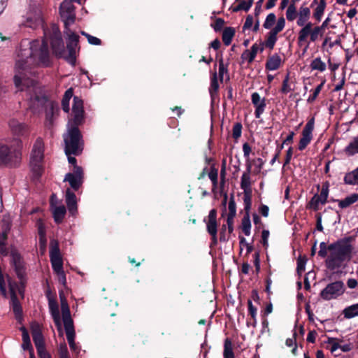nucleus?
Returning <instances> with one entry per match:
<instances>
[{
	"mask_svg": "<svg viewBox=\"0 0 358 358\" xmlns=\"http://www.w3.org/2000/svg\"><path fill=\"white\" fill-rule=\"evenodd\" d=\"M50 64L48 43L45 40L23 39L17 50L15 87L21 91L35 90V82L27 76L29 69L34 66L47 67Z\"/></svg>",
	"mask_w": 358,
	"mask_h": 358,
	"instance_id": "nucleus-1",
	"label": "nucleus"
},
{
	"mask_svg": "<svg viewBox=\"0 0 358 358\" xmlns=\"http://www.w3.org/2000/svg\"><path fill=\"white\" fill-rule=\"evenodd\" d=\"M352 236L341 238L337 241L327 245L324 242L320 245L318 255L326 257L325 265L330 271H335L345 266L352 257L354 246Z\"/></svg>",
	"mask_w": 358,
	"mask_h": 358,
	"instance_id": "nucleus-2",
	"label": "nucleus"
},
{
	"mask_svg": "<svg viewBox=\"0 0 358 358\" xmlns=\"http://www.w3.org/2000/svg\"><path fill=\"white\" fill-rule=\"evenodd\" d=\"M64 141L66 155H78L82 152L83 144L78 126L73 124H68V131L64 135Z\"/></svg>",
	"mask_w": 358,
	"mask_h": 358,
	"instance_id": "nucleus-3",
	"label": "nucleus"
},
{
	"mask_svg": "<svg viewBox=\"0 0 358 358\" xmlns=\"http://www.w3.org/2000/svg\"><path fill=\"white\" fill-rule=\"evenodd\" d=\"M8 127L13 136L14 145L17 148L21 149L23 141L27 140L30 136L31 127L25 122L12 118L8 122Z\"/></svg>",
	"mask_w": 358,
	"mask_h": 358,
	"instance_id": "nucleus-4",
	"label": "nucleus"
},
{
	"mask_svg": "<svg viewBox=\"0 0 358 358\" xmlns=\"http://www.w3.org/2000/svg\"><path fill=\"white\" fill-rule=\"evenodd\" d=\"M43 142L41 138L36 140L30 157V168L34 179H38L43 171Z\"/></svg>",
	"mask_w": 358,
	"mask_h": 358,
	"instance_id": "nucleus-5",
	"label": "nucleus"
},
{
	"mask_svg": "<svg viewBox=\"0 0 358 358\" xmlns=\"http://www.w3.org/2000/svg\"><path fill=\"white\" fill-rule=\"evenodd\" d=\"M8 287L10 294V308L12 309L15 315V320L17 321V322L21 324L23 320V313L21 303L17 297V294L21 296L22 299H23L24 289L20 287L17 282L10 280L8 282Z\"/></svg>",
	"mask_w": 358,
	"mask_h": 358,
	"instance_id": "nucleus-6",
	"label": "nucleus"
},
{
	"mask_svg": "<svg viewBox=\"0 0 358 358\" xmlns=\"http://www.w3.org/2000/svg\"><path fill=\"white\" fill-rule=\"evenodd\" d=\"M64 33L66 36V48L68 53L66 54L65 51V57H63V58H64L68 63L74 66L76 62V53L79 50V36L69 27L64 29Z\"/></svg>",
	"mask_w": 358,
	"mask_h": 358,
	"instance_id": "nucleus-7",
	"label": "nucleus"
},
{
	"mask_svg": "<svg viewBox=\"0 0 358 358\" xmlns=\"http://www.w3.org/2000/svg\"><path fill=\"white\" fill-rule=\"evenodd\" d=\"M42 10L39 5L31 4L23 17L22 25L36 29L43 23Z\"/></svg>",
	"mask_w": 358,
	"mask_h": 358,
	"instance_id": "nucleus-8",
	"label": "nucleus"
},
{
	"mask_svg": "<svg viewBox=\"0 0 358 358\" xmlns=\"http://www.w3.org/2000/svg\"><path fill=\"white\" fill-rule=\"evenodd\" d=\"M20 149L10 150L8 146L0 144V165L15 166L20 163Z\"/></svg>",
	"mask_w": 358,
	"mask_h": 358,
	"instance_id": "nucleus-9",
	"label": "nucleus"
},
{
	"mask_svg": "<svg viewBox=\"0 0 358 358\" xmlns=\"http://www.w3.org/2000/svg\"><path fill=\"white\" fill-rule=\"evenodd\" d=\"M345 291L343 282L337 280L328 284L320 292V297L325 301L336 299L342 296Z\"/></svg>",
	"mask_w": 358,
	"mask_h": 358,
	"instance_id": "nucleus-10",
	"label": "nucleus"
},
{
	"mask_svg": "<svg viewBox=\"0 0 358 358\" xmlns=\"http://www.w3.org/2000/svg\"><path fill=\"white\" fill-rule=\"evenodd\" d=\"M10 255V264L21 283H24L26 280L27 268L23 257L15 249L11 250Z\"/></svg>",
	"mask_w": 358,
	"mask_h": 358,
	"instance_id": "nucleus-11",
	"label": "nucleus"
},
{
	"mask_svg": "<svg viewBox=\"0 0 358 358\" xmlns=\"http://www.w3.org/2000/svg\"><path fill=\"white\" fill-rule=\"evenodd\" d=\"M60 15L64 27H69L75 22L76 13L73 0H64L60 5Z\"/></svg>",
	"mask_w": 358,
	"mask_h": 358,
	"instance_id": "nucleus-12",
	"label": "nucleus"
},
{
	"mask_svg": "<svg viewBox=\"0 0 358 358\" xmlns=\"http://www.w3.org/2000/svg\"><path fill=\"white\" fill-rule=\"evenodd\" d=\"M300 27L301 29L299 30L298 34L299 43L306 42L308 37H310V41L311 42H315L320 37H321L320 34V29L316 28V27H313L312 22Z\"/></svg>",
	"mask_w": 358,
	"mask_h": 358,
	"instance_id": "nucleus-13",
	"label": "nucleus"
},
{
	"mask_svg": "<svg viewBox=\"0 0 358 358\" xmlns=\"http://www.w3.org/2000/svg\"><path fill=\"white\" fill-rule=\"evenodd\" d=\"M50 259L53 271L56 273L63 271V261L57 241L53 239L50 243Z\"/></svg>",
	"mask_w": 358,
	"mask_h": 358,
	"instance_id": "nucleus-14",
	"label": "nucleus"
},
{
	"mask_svg": "<svg viewBox=\"0 0 358 358\" xmlns=\"http://www.w3.org/2000/svg\"><path fill=\"white\" fill-rule=\"evenodd\" d=\"M50 43L53 53L57 57L63 58L65 57V48L62 38L61 32L58 27H52V34L50 36Z\"/></svg>",
	"mask_w": 358,
	"mask_h": 358,
	"instance_id": "nucleus-15",
	"label": "nucleus"
},
{
	"mask_svg": "<svg viewBox=\"0 0 358 358\" xmlns=\"http://www.w3.org/2000/svg\"><path fill=\"white\" fill-rule=\"evenodd\" d=\"M64 182H69L71 187L77 191L83 182V171L80 166H75L73 173L65 175Z\"/></svg>",
	"mask_w": 358,
	"mask_h": 358,
	"instance_id": "nucleus-16",
	"label": "nucleus"
},
{
	"mask_svg": "<svg viewBox=\"0 0 358 358\" xmlns=\"http://www.w3.org/2000/svg\"><path fill=\"white\" fill-rule=\"evenodd\" d=\"M285 26V20L283 17H279L276 25L268 33L264 45L270 50L273 49L274 45L278 40L277 35L282 31Z\"/></svg>",
	"mask_w": 358,
	"mask_h": 358,
	"instance_id": "nucleus-17",
	"label": "nucleus"
},
{
	"mask_svg": "<svg viewBox=\"0 0 358 358\" xmlns=\"http://www.w3.org/2000/svg\"><path fill=\"white\" fill-rule=\"evenodd\" d=\"M73 119L69 122L70 124H76L79 126L81 124L84 120V110H83V102L82 99L78 96H74L73 104L72 107Z\"/></svg>",
	"mask_w": 358,
	"mask_h": 358,
	"instance_id": "nucleus-18",
	"label": "nucleus"
},
{
	"mask_svg": "<svg viewBox=\"0 0 358 358\" xmlns=\"http://www.w3.org/2000/svg\"><path fill=\"white\" fill-rule=\"evenodd\" d=\"M315 126V119L312 117L306 124L301 134V138L299 143V150H303L310 143L313 138V131Z\"/></svg>",
	"mask_w": 358,
	"mask_h": 358,
	"instance_id": "nucleus-19",
	"label": "nucleus"
},
{
	"mask_svg": "<svg viewBox=\"0 0 358 358\" xmlns=\"http://www.w3.org/2000/svg\"><path fill=\"white\" fill-rule=\"evenodd\" d=\"M206 229L211 236L212 243L216 245L217 243V212L215 209H212L209 212L206 222Z\"/></svg>",
	"mask_w": 358,
	"mask_h": 358,
	"instance_id": "nucleus-20",
	"label": "nucleus"
},
{
	"mask_svg": "<svg viewBox=\"0 0 358 358\" xmlns=\"http://www.w3.org/2000/svg\"><path fill=\"white\" fill-rule=\"evenodd\" d=\"M47 99L41 95L31 96L29 100V109L34 114H39L47 106Z\"/></svg>",
	"mask_w": 358,
	"mask_h": 358,
	"instance_id": "nucleus-21",
	"label": "nucleus"
},
{
	"mask_svg": "<svg viewBox=\"0 0 358 358\" xmlns=\"http://www.w3.org/2000/svg\"><path fill=\"white\" fill-rule=\"evenodd\" d=\"M252 103L255 107V115L256 118H259L266 108V99L262 98L259 93L253 92L251 95Z\"/></svg>",
	"mask_w": 358,
	"mask_h": 358,
	"instance_id": "nucleus-22",
	"label": "nucleus"
},
{
	"mask_svg": "<svg viewBox=\"0 0 358 358\" xmlns=\"http://www.w3.org/2000/svg\"><path fill=\"white\" fill-rule=\"evenodd\" d=\"M31 335L36 350L45 348L44 338L41 332L40 326L38 324H34L31 327Z\"/></svg>",
	"mask_w": 358,
	"mask_h": 358,
	"instance_id": "nucleus-23",
	"label": "nucleus"
},
{
	"mask_svg": "<svg viewBox=\"0 0 358 358\" xmlns=\"http://www.w3.org/2000/svg\"><path fill=\"white\" fill-rule=\"evenodd\" d=\"M65 199L69 213L74 216L78 212L77 199L70 188L66 190Z\"/></svg>",
	"mask_w": 358,
	"mask_h": 358,
	"instance_id": "nucleus-24",
	"label": "nucleus"
},
{
	"mask_svg": "<svg viewBox=\"0 0 358 358\" xmlns=\"http://www.w3.org/2000/svg\"><path fill=\"white\" fill-rule=\"evenodd\" d=\"M310 15L311 12L310 8L304 5L301 6L298 10L296 24L299 27L310 23L311 22L309 21Z\"/></svg>",
	"mask_w": 358,
	"mask_h": 358,
	"instance_id": "nucleus-25",
	"label": "nucleus"
},
{
	"mask_svg": "<svg viewBox=\"0 0 358 358\" xmlns=\"http://www.w3.org/2000/svg\"><path fill=\"white\" fill-rule=\"evenodd\" d=\"M252 169V164H247V170L245 171L241 178V188L244 191V193H251V178L250 173Z\"/></svg>",
	"mask_w": 358,
	"mask_h": 358,
	"instance_id": "nucleus-26",
	"label": "nucleus"
},
{
	"mask_svg": "<svg viewBox=\"0 0 358 358\" xmlns=\"http://www.w3.org/2000/svg\"><path fill=\"white\" fill-rule=\"evenodd\" d=\"M264 48L261 44L255 43L252 45L250 50H245L241 55L243 59L247 60L251 63L255 58L259 51H263Z\"/></svg>",
	"mask_w": 358,
	"mask_h": 358,
	"instance_id": "nucleus-27",
	"label": "nucleus"
},
{
	"mask_svg": "<svg viewBox=\"0 0 358 358\" xmlns=\"http://www.w3.org/2000/svg\"><path fill=\"white\" fill-rule=\"evenodd\" d=\"M228 208H229V213L227 215V222L229 226V232H231L233 231V227H232L233 220L236 214V203L234 201V197L233 195L231 196V198L229 199Z\"/></svg>",
	"mask_w": 358,
	"mask_h": 358,
	"instance_id": "nucleus-28",
	"label": "nucleus"
},
{
	"mask_svg": "<svg viewBox=\"0 0 358 358\" xmlns=\"http://www.w3.org/2000/svg\"><path fill=\"white\" fill-rule=\"evenodd\" d=\"M48 306L50 309V313L54 320L55 323L59 327L61 326L60 323V314L59 310V307L57 301L52 299H49L48 300Z\"/></svg>",
	"mask_w": 358,
	"mask_h": 358,
	"instance_id": "nucleus-29",
	"label": "nucleus"
},
{
	"mask_svg": "<svg viewBox=\"0 0 358 358\" xmlns=\"http://www.w3.org/2000/svg\"><path fill=\"white\" fill-rule=\"evenodd\" d=\"M342 315L343 317L347 320L358 317V302L346 306L342 310Z\"/></svg>",
	"mask_w": 358,
	"mask_h": 358,
	"instance_id": "nucleus-30",
	"label": "nucleus"
},
{
	"mask_svg": "<svg viewBox=\"0 0 358 358\" xmlns=\"http://www.w3.org/2000/svg\"><path fill=\"white\" fill-rule=\"evenodd\" d=\"M281 62V57L278 54H274L268 57L266 63V69L268 71H275L280 67Z\"/></svg>",
	"mask_w": 358,
	"mask_h": 358,
	"instance_id": "nucleus-31",
	"label": "nucleus"
},
{
	"mask_svg": "<svg viewBox=\"0 0 358 358\" xmlns=\"http://www.w3.org/2000/svg\"><path fill=\"white\" fill-rule=\"evenodd\" d=\"M51 208L55 222L57 223L62 222L66 212L65 206L64 205H59Z\"/></svg>",
	"mask_w": 358,
	"mask_h": 358,
	"instance_id": "nucleus-32",
	"label": "nucleus"
},
{
	"mask_svg": "<svg viewBox=\"0 0 358 358\" xmlns=\"http://www.w3.org/2000/svg\"><path fill=\"white\" fill-rule=\"evenodd\" d=\"M20 331H22V348L24 350H29V353L31 352H34V348L31 345L29 335L28 334L27 330L24 327H22L20 328Z\"/></svg>",
	"mask_w": 358,
	"mask_h": 358,
	"instance_id": "nucleus-33",
	"label": "nucleus"
},
{
	"mask_svg": "<svg viewBox=\"0 0 358 358\" xmlns=\"http://www.w3.org/2000/svg\"><path fill=\"white\" fill-rule=\"evenodd\" d=\"M344 152L348 156H353L358 154V136L355 137L344 149Z\"/></svg>",
	"mask_w": 358,
	"mask_h": 358,
	"instance_id": "nucleus-34",
	"label": "nucleus"
},
{
	"mask_svg": "<svg viewBox=\"0 0 358 358\" xmlns=\"http://www.w3.org/2000/svg\"><path fill=\"white\" fill-rule=\"evenodd\" d=\"M345 184L356 185H358V167L352 171L348 172L344 177Z\"/></svg>",
	"mask_w": 358,
	"mask_h": 358,
	"instance_id": "nucleus-35",
	"label": "nucleus"
},
{
	"mask_svg": "<svg viewBox=\"0 0 358 358\" xmlns=\"http://www.w3.org/2000/svg\"><path fill=\"white\" fill-rule=\"evenodd\" d=\"M235 34V29L233 27H226L222 32V41L225 45L231 44Z\"/></svg>",
	"mask_w": 358,
	"mask_h": 358,
	"instance_id": "nucleus-36",
	"label": "nucleus"
},
{
	"mask_svg": "<svg viewBox=\"0 0 358 358\" xmlns=\"http://www.w3.org/2000/svg\"><path fill=\"white\" fill-rule=\"evenodd\" d=\"M72 96H73V90L71 88H69V90H67L65 92L64 95L62 100V109L66 113H69V109H70L69 102H70V99H71Z\"/></svg>",
	"mask_w": 358,
	"mask_h": 358,
	"instance_id": "nucleus-37",
	"label": "nucleus"
},
{
	"mask_svg": "<svg viewBox=\"0 0 358 358\" xmlns=\"http://www.w3.org/2000/svg\"><path fill=\"white\" fill-rule=\"evenodd\" d=\"M358 200V196L355 194L345 197L344 199L338 200V206L341 208H345Z\"/></svg>",
	"mask_w": 358,
	"mask_h": 358,
	"instance_id": "nucleus-38",
	"label": "nucleus"
},
{
	"mask_svg": "<svg viewBox=\"0 0 358 358\" xmlns=\"http://www.w3.org/2000/svg\"><path fill=\"white\" fill-rule=\"evenodd\" d=\"M298 10L294 3H290L286 10V18L289 22H293L296 19Z\"/></svg>",
	"mask_w": 358,
	"mask_h": 358,
	"instance_id": "nucleus-39",
	"label": "nucleus"
},
{
	"mask_svg": "<svg viewBox=\"0 0 358 358\" xmlns=\"http://www.w3.org/2000/svg\"><path fill=\"white\" fill-rule=\"evenodd\" d=\"M312 70H317L320 72H323L326 70V64L322 61L320 57L314 59L310 65Z\"/></svg>",
	"mask_w": 358,
	"mask_h": 358,
	"instance_id": "nucleus-40",
	"label": "nucleus"
},
{
	"mask_svg": "<svg viewBox=\"0 0 358 358\" xmlns=\"http://www.w3.org/2000/svg\"><path fill=\"white\" fill-rule=\"evenodd\" d=\"M219 89V84L217 80V73L215 72L213 73L210 80V86L209 88V92L211 97H213L215 94L217 92Z\"/></svg>",
	"mask_w": 358,
	"mask_h": 358,
	"instance_id": "nucleus-41",
	"label": "nucleus"
},
{
	"mask_svg": "<svg viewBox=\"0 0 358 358\" xmlns=\"http://www.w3.org/2000/svg\"><path fill=\"white\" fill-rule=\"evenodd\" d=\"M223 355L224 358H234L232 343L228 338L224 341Z\"/></svg>",
	"mask_w": 358,
	"mask_h": 358,
	"instance_id": "nucleus-42",
	"label": "nucleus"
},
{
	"mask_svg": "<svg viewBox=\"0 0 358 358\" xmlns=\"http://www.w3.org/2000/svg\"><path fill=\"white\" fill-rule=\"evenodd\" d=\"M64 329L66 336L76 335V332L73 327V322L71 317L63 319Z\"/></svg>",
	"mask_w": 358,
	"mask_h": 358,
	"instance_id": "nucleus-43",
	"label": "nucleus"
},
{
	"mask_svg": "<svg viewBox=\"0 0 358 358\" xmlns=\"http://www.w3.org/2000/svg\"><path fill=\"white\" fill-rule=\"evenodd\" d=\"M7 234V231H4L2 233H0V253L3 256H6L8 253V249L6 246Z\"/></svg>",
	"mask_w": 358,
	"mask_h": 358,
	"instance_id": "nucleus-44",
	"label": "nucleus"
},
{
	"mask_svg": "<svg viewBox=\"0 0 358 358\" xmlns=\"http://www.w3.org/2000/svg\"><path fill=\"white\" fill-rule=\"evenodd\" d=\"M251 222L249 214L247 213L242 220V231L245 236L250 234Z\"/></svg>",
	"mask_w": 358,
	"mask_h": 358,
	"instance_id": "nucleus-45",
	"label": "nucleus"
},
{
	"mask_svg": "<svg viewBox=\"0 0 358 358\" xmlns=\"http://www.w3.org/2000/svg\"><path fill=\"white\" fill-rule=\"evenodd\" d=\"M325 6V2H320L319 5L316 7L313 13V16L317 21L320 22L324 14Z\"/></svg>",
	"mask_w": 358,
	"mask_h": 358,
	"instance_id": "nucleus-46",
	"label": "nucleus"
},
{
	"mask_svg": "<svg viewBox=\"0 0 358 358\" xmlns=\"http://www.w3.org/2000/svg\"><path fill=\"white\" fill-rule=\"evenodd\" d=\"M293 90L294 89L292 87V84L289 83V74H287L282 81L281 92L287 94Z\"/></svg>",
	"mask_w": 358,
	"mask_h": 358,
	"instance_id": "nucleus-47",
	"label": "nucleus"
},
{
	"mask_svg": "<svg viewBox=\"0 0 358 358\" xmlns=\"http://www.w3.org/2000/svg\"><path fill=\"white\" fill-rule=\"evenodd\" d=\"M224 75L228 76L227 66L224 64L223 59H220L219 60V78L221 82L223 81Z\"/></svg>",
	"mask_w": 358,
	"mask_h": 358,
	"instance_id": "nucleus-48",
	"label": "nucleus"
},
{
	"mask_svg": "<svg viewBox=\"0 0 358 358\" xmlns=\"http://www.w3.org/2000/svg\"><path fill=\"white\" fill-rule=\"evenodd\" d=\"M275 20V15L273 13H269L266 17V20L263 24V27L267 29H271L272 26L274 24Z\"/></svg>",
	"mask_w": 358,
	"mask_h": 358,
	"instance_id": "nucleus-49",
	"label": "nucleus"
},
{
	"mask_svg": "<svg viewBox=\"0 0 358 358\" xmlns=\"http://www.w3.org/2000/svg\"><path fill=\"white\" fill-rule=\"evenodd\" d=\"M45 120L46 122L50 125L52 123V117L54 116V107L52 105L46 106L45 107Z\"/></svg>",
	"mask_w": 358,
	"mask_h": 358,
	"instance_id": "nucleus-50",
	"label": "nucleus"
},
{
	"mask_svg": "<svg viewBox=\"0 0 358 358\" xmlns=\"http://www.w3.org/2000/svg\"><path fill=\"white\" fill-rule=\"evenodd\" d=\"M329 195V188L328 186L323 185L320 193L319 195H317L319 200L320 201L322 204H324L327 202V198Z\"/></svg>",
	"mask_w": 358,
	"mask_h": 358,
	"instance_id": "nucleus-51",
	"label": "nucleus"
},
{
	"mask_svg": "<svg viewBox=\"0 0 358 358\" xmlns=\"http://www.w3.org/2000/svg\"><path fill=\"white\" fill-rule=\"evenodd\" d=\"M76 335L69 336L67 335L66 338L69 344V347L73 352H78L80 351L79 346L75 342Z\"/></svg>",
	"mask_w": 358,
	"mask_h": 358,
	"instance_id": "nucleus-52",
	"label": "nucleus"
},
{
	"mask_svg": "<svg viewBox=\"0 0 358 358\" xmlns=\"http://www.w3.org/2000/svg\"><path fill=\"white\" fill-rule=\"evenodd\" d=\"M244 209L246 212V214H249V211L252 205V199H251V193H244Z\"/></svg>",
	"mask_w": 358,
	"mask_h": 358,
	"instance_id": "nucleus-53",
	"label": "nucleus"
},
{
	"mask_svg": "<svg viewBox=\"0 0 358 358\" xmlns=\"http://www.w3.org/2000/svg\"><path fill=\"white\" fill-rule=\"evenodd\" d=\"M251 8V3H248L247 1L243 0L240 2V3L235 8H233L234 12H238L239 10H245L248 11Z\"/></svg>",
	"mask_w": 358,
	"mask_h": 358,
	"instance_id": "nucleus-54",
	"label": "nucleus"
},
{
	"mask_svg": "<svg viewBox=\"0 0 358 358\" xmlns=\"http://www.w3.org/2000/svg\"><path fill=\"white\" fill-rule=\"evenodd\" d=\"M80 34L82 35L85 36L87 38L88 43L92 45H99L101 43V41L99 38H98L95 36H91L90 34L86 33L85 31H82L80 32Z\"/></svg>",
	"mask_w": 358,
	"mask_h": 358,
	"instance_id": "nucleus-55",
	"label": "nucleus"
},
{
	"mask_svg": "<svg viewBox=\"0 0 358 358\" xmlns=\"http://www.w3.org/2000/svg\"><path fill=\"white\" fill-rule=\"evenodd\" d=\"M327 343L330 345V351L331 353H335L336 350L339 349L340 344L335 338H329Z\"/></svg>",
	"mask_w": 358,
	"mask_h": 358,
	"instance_id": "nucleus-56",
	"label": "nucleus"
},
{
	"mask_svg": "<svg viewBox=\"0 0 358 358\" xmlns=\"http://www.w3.org/2000/svg\"><path fill=\"white\" fill-rule=\"evenodd\" d=\"M251 150H252L251 147L248 143H245L243 145V156L246 159V165L248 164H251V162H250V158H249Z\"/></svg>",
	"mask_w": 358,
	"mask_h": 358,
	"instance_id": "nucleus-57",
	"label": "nucleus"
},
{
	"mask_svg": "<svg viewBox=\"0 0 358 358\" xmlns=\"http://www.w3.org/2000/svg\"><path fill=\"white\" fill-rule=\"evenodd\" d=\"M62 317L64 318H69L71 317V313L69 308V306L65 300L62 299Z\"/></svg>",
	"mask_w": 358,
	"mask_h": 358,
	"instance_id": "nucleus-58",
	"label": "nucleus"
},
{
	"mask_svg": "<svg viewBox=\"0 0 358 358\" xmlns=\"http://www.w3.org/2000/svg\"><path fill=\"white\" fill-rule=\"evenodd\" d=\"M322 87L323 83H321L317 86V87L314 90L313 93L308 98V101L309 103H312L316 99L318 94L321 92Z\"/></svg>",
	"mask_w": 358,
	"mask_h": 358,
	"instance_id": "nucleus-59",
	"label": "nucleus"
},
{
	"mask_svg": "<svg viewBox=\"0 0 358 358\" xmlns=\"http://www.w3.org/2000/svg\"><path fill=\"white\" fill-rule=\"evenodd\" d=\"M242 125L240 123H236L233 127L232 136L234 138L237 139L241 136Z\"/></svg>",
	"mask_w": 358,
	"mask_h": 358,
	"instance_id": "nucleus-60",
	"label": "nucleus"
},
{
	"mask_svg": "<svg viewBox=\"0 0 358 358\" xmlns=\"http://www.w3.org/2000/svg\"><path fill=\"white\" fill-rule=\"evenodd\" d=\"M0 293L5 298L8 296L4 277L2 272L0 273Z\"/></svg>",
	"mask_w": 358,
	"mask_h": 358,
	"instance_id": "nucleus-61",
	"label": "nucleus"
},
{
	"mask_svg": "<svg viewBox=\"0 0 358 358\" xmlns=\"http://www.w3.org/2000/svg\"><path fill=\"white\" fill-rule=\"evenodd\" d=\"M322 204L320 201L319 200L317 195H315L310 200L309 203L310 208H313L314 210H317L319 209V206Z\"/></svg>",
	"mask_w": 358,
	"mask_h": 358,
	"instance_id": "nucleus-62",
	"label": "nucleus"
},
{
	"mask_svg": "<svg viewBox=\"0 0 358 358\" xmlns=\"http://www.w3.org/2000/svg\"><path fill=\"white\" fill-rule=\"evenodd\" d=\"M254 166H255V172L256 173H259L262 169L263 168V166L264 164V162L262 158H257L253 160L252 162Z\"/></svg>",
	"mask_w": 358,
	"mask_h": 358,
	"instance_id": "nucleus-63",
	"label": "nucleus"
},
{
	"mask_svg": "<svg viewBox=\"0 0 358 358\" xmlns=\"http://www.w3.org/2000/svg\"><path fill=\"white\" fill-rule=\"evenodd\" d=\"M208 178L212 181L214 186L217 185V170L211 169L208 173Z\"/></svg>",
	"mask_w": 358,
	"mask_h": 358,
	"instance_id": "nucleus-64",
	"label": "nucleus"
}]
</instances>
